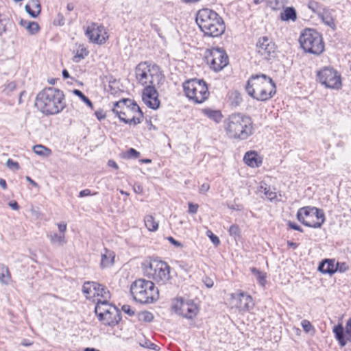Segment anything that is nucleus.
<instances>
[{"instance_id": "f257e3e1", "label": "nucleus", "mask_w": 351, "mask_h": 351, "mask_svg": "<svg viewBox=\"0 0 351 351\" xmlns=\"http://www.w3.org/2000/svg\"><path fill=\"white\" fill-rule=\"evenodd\" d=\"M35 105L45 114H58L66 107L64 95L55 88H45L37 95Z\"/></svg>"}, {"instance_id": "f03ea898", "label": "nucleus", "mask_w": 351, "mask_h": 351, "mask_svg": "<svg viewBox=\"0 0 351 351\" xmlns=\"http://www.w3.org/2000/svg\"><path fill=\"white\" fill-rule=\"evenodd\" d=\"M247 94L258 101H267L276 92V84L272 79L265 74L252 75L245 86Z\"/></svg>"}, {"instance_id": "7ed1b4c3", "label": "nucleus", "mask_w": 351, "mask_h": 351, "mask_svg": "<svg viewBox=\"0 0 351 351\" xmlns=\"http://www.w3.org/2000/svg\"><path fill=\"white\" fill-rule=\"evenodd\" d=\"M225 131L228 137L245 140L254 132L252 119L241 113L230 114L224 121Z\"/></svg>"}, {"instance_id": "20e7f679", "label": "nucleus", "mask_w": 351, "mask_h": 351, "mask_svg": "<svg viewBox=\"0 0 351 351\" xmlns=\"http://www.w3.org/2000/svg\"><path fill=\"white\" fill-rule=\"evenodd\" d=\"M196 23L204 34L210 37H219L226 29L223 19L216 12L208 8L198 11Z\"/></svg>"}, {"instance_id": "39448f33", "label": "nucleus", "mask_w": 351, "mask_h": 351, "mask_svg": "<svg viewBox=\"0 0 351 351\" xmlns=\"http://www.w3.org/2000/svg\"><path fill=\"white\" fill-rule=\"evenodd\" d=\"M112 112L125 123L136 125L143 119L140 107L130 99H123L114 103Z\"/></svg>"}, {"instance_id": "423d86ee", "label": "nucleus", "mask_w": 351, "mask_h": 351, "mask_svg": "<svg viewBox=\"0 0 351 351\" xmlns=\"http://www.w3.org/2000/svg\"><path fill=\"white\" fill-rule=\"evenodd\" d=\"M135 75L137 82L145 87L158 86L165 81V76L160 68L147 62H141L136 66Z\"/></svg>"}, {"instance_id": "0eeeda50", "label": "nucleus", "mask_w": 351, "mask_h": 351, "mask_svg": "<svg viewBox=\"0 0 351 351\" xmlns=\"http://www.w3.org/2000/svg\"><path fill=\"white\" fill-rule=\"evenodd\" d=\"M130 292L134 299L143 304L152 303L159 297L158 289L151 280L140 278L131 285Z\"/></svg>"}, {"instance_id": "6e6552de", "label": "nucleus", "mask_w": 351, "mask_h": 351, "mask_svg": "<svg viewBox=\"0 0 351 351\" xmlns=\"http://www.w3.org/2000/svg\"><path fill=\"white\" fill-rule=\"evenodd\" d=\"M143 269L147 277L160 285H166L170 281V267L165 261L154 260L145 263Z\"/></svg>"}, {"instance_id": "1a4fd4ad", "label": "nucleus", "mask_w": 351, "mask_h": 351, "mask_svg": "<svg viewBox=\"0 0 351 351\" xmlns=\"http://www.w3.org/2000/svg\"><path fill=\"white\" fill-rule=\"evenodd\" d=\"M299 42L302 48L310 53L319 55L324 50L322 37L314 29H305L300 35Z\"/></svg>"}, {"instance_id": "9d476101", "label": "nucleus", "mask_w": 351, "mask_h": 351, "mask_svg": "<svg viewBox=\"0 0 351 351\" xmlns=\"http://www.w3.org/2000/svg\"><path fill=\"white\" fill-rule=\"evenodd\" d=\"M186 97L196 104H202L210 95L207 84L203 80L192 79L183 85Z\"/></svg>"}, {"instance_id": "9b49d317", "label": "nucleus", "mask_w": 351, "mask_h": 351, "mask_svg": "<svg viewBox=\"0 0 351 351\" xmlns=\"http://www.w3.org/2000/svg\"><path fill=\"white\" fill-rule=\"evenodd\" d=\"M95 312L98 319L106 326H114L121 320L119 309L108 301H101V299H98Z\"/></svg>"}, {"instance_id": "f8f14e48", "label": "nucleus", "mask_w": 351, "mask_h": 351, "mask_svg": "<svg viewBox=\"0 0 351 351\" xmlns=\"http://www.w3.org/2000/svg\"><path fill=\"white\" fill-rule=\"evenodd\" d=\"M297 218L304 226L314 228H320L325 221L323 211L311 206L300 208L297 213Z\"/></svg>"}, {"instance_id": "ddd939ff", "label": "nucleus", "mask_w": 351, "mask_h": 351, "mask_svg": "<svg viewBox=\"0 0 351 351\" xmlns=\"http://www.w3.org/2000/svg\"><path fill=\"white\" fill-rule=\"evenodd\" d=\"M319 82L328 88L339 90L342 86L341 74L332 67H324L317 73Z\"/></svg>"}, {"instance_id": "4468645a", "label": "nucleus", "mask_w": 351, "mask_h": 351, "mask_svg": "<svg viewBox=\"0 0 351 351\" xmlns=\"http://www.w3.org/2000/svg\"><path fill=\"white\" fill-rule=\"evenodd\" d=\"M172 309L178 315L188 319H193L199 313L197 305L191 300L177 299L172 305Z\"/></svg>"}, {"instance_id": "2eb2a0df", "label": "nucleus", "mask_w": 351, "mask_h": 351, "mask_svg": "<svg viewBox=\"0 0 351 351\" xmlns=\"http://www.w3.org/2000/svg\"><path fill=\"white\" fill-rule=\"evenodd\" d=\"M256 52L261 60L269 61L276 57V45L271 38L263 36L259 38L256 44Z\"/></svg>"}, {"instance_id": "dca6fc26", "label": "nucleus", "mask_w": 351, "mask_h": 351, "mask_svg": "<svg viewBox=\"0 0 351 351\" xmlns=\"http://www.w3.org/2000/svg\"><path fill=\"white\" fill-rule=\"evenodd\" d=\"M206 62L215 71H219L228 63V57L225 51L220 48H213L206 56Z\"/></svg>"}, {"instance_id": "f3484780", "label": "nucleus", "mask_w": 351, "mask_h": 351, "mask_svg": "<svg viewBox=\"0 0 351 351\" xmlns=\"http://www.w3.org/2000/svg\"><path fill=\"white\" fill-rule=\"evenodd\" d=\"M82 291L88 299L100 296L103 298L102 301H108L110 297V291L104 286L95 282H84Z\"/></svg>"}, {"instance_id": "a211bd4d", "label": "nucleus", "mask_w": 351, "mask_h": 351, "mask_svg": "<svg viewBox=\"0 0 351 351\" xmlns=\"http://www.w3.org/2000/svg\"><path fill=\"white\" fill-rule=\"evenodd\" d=\"M231 304L239 311H247L254 305L252 298L243 292H237L231 295Z\"/></svg>"}, {"instance_id": "6ab92c4d", "label": "nucleus", "mask_w": 351, "mask_h": 351, "mask_svg": "<svg viewBox=\"0 0 351 351\" xmlns=\"http://www.w3.org/2000/svg\"><path fill=\"white\" fill-rule=\"evenodd\" d=\"M105 28L102 25L92 23L86 31V35L93 43L102 44L106 42L108 36Z\"/></svg>"}, {"instance_id": "aec40b11", "label": "nucleus", "mask_w": 351, "mask_h": 351, "mask_svg": "<svg viewBox=\"0 0 351 351\" xmlns=\"http://www.w3.org/2000/svg\"><path fill=\"white\" fill-rule=\"evenodd\" d=\"M156 86H148L145 87L143 91V101L150 108L157 109L160 106V101L158 98Z\"/></svg>"}, {"instance_id": "412c9836", "label": "nucleus", "mask_w": 351, "mask_h": 351, "mask_svg": "<svg viewBox=\"0 0 351 351\" xmlns=\"http://www.w3.org/2000/svg\"><path fill=\"white\" fill-rule=\"evenodd\" d=\"M101 267H110L114 264L115 254L113 251L105 248L104 252L101 254Z\"/></svg>"}, {"instance_id": "4be33fe9", "label": "nucleus", "mask_w": 351, "mask_h": 351, "mask_svg": "<svg viewBox=\"0 0 351 351\" xmlns=\"http://www.w3.org/2000/svg\"><path fill=\"white\" fill-rule=\"evenodd\" d=\"M337 265L338 264H335L334 261L326 259L319 264L318 269L323 274L332 275L338 270Z\"/></svg>"}, {"instance_id": "5701e85b", "label": "nucleus", "mask_w": 351, "mask_h": 351, "mask_svg": "<svg viewBox=\"0 0 351 351\" xmlns=\"http://www.w3.org/2000/svg\"><path fill=\"white\" fill-rule=\"evenodd\" d=\"M243 160L245 164L251 167H258L262 163L261 158L255 152H247L245 154Z\"/></svg>"}, {"instance_id": "b1692460", "label": "nucleus", "mask_w": 351, "mask_h": 351, "mask_svg": "<svg viewBox=\"0 0 351 351\" xmlns=\"http://www.w3.org/2000/svg\"><path fill=\"white\" fill-rule=\"evenodd\" d=\"M12 282V276L8 266L0 263V282L2 285H8Z\"/></svg>"}, {"instance_id": "393cba45", "label": "nucleus", "mask_w": 351, "mask_h": 351, "mask_svg": "<svg viewBox=\"0 0 351 351\" xmlns=\"http://www.w3.org/2000/svg\"><path fill=\"white\" fill-rule=\"evenodd\" d=\"M21 26L24 27L29 34H36L39 31V25L36 22L21 19L19 21Z\"/></svg>"}, {"instance_id": "a878e982", "label": "nucleus", "mask_w": 351, "mask_h": 351, "mask_svg": "<svg viewBox=\"0 0 351 351\" xmlns=\"http://www.w3.org/2000/svg\"><path fill=\"white\" fill-rule=\"evenodd\" d=\"M333 332L339 343L341 346H345L347 343V339L345 337L344 328L342 324H339L333 328Z\"/></svg>"}, {"instance_id": "bb28decb", "label": "nucleus", "mask_w": 351, "mask_h": 351, "mask_svg": "<svg viewBox=\"0 0 351 351\" xmlns=\"http://www.w3.org/2000/svg\"><path fill=\"white\" fill-rule=\"evenodd\" d=\"M280 19L282 21H295L297 19V14L295 10L292 7L287 8L283 12L280 14Z\"/></svg>"}, {"instance_id": "cd10ccee", "label": "nucleus", "mask_w": 351, "mask_h": 351, "mask_svg": "<svg viewBox=\"0 0 351 351\" xmlns=\"http://www.w3.org/2000/svg\"><path fill=\"white\" fill-rule=\"evenodd\" d=\"M50 241L53 244L63 245L66 243L65 236L63 234H57L56 232H50L49 234Z\"/></svg>"}, {"instance_id": "c85d7f7f", "label": "nucleus", "mask_w": 351, "mask_h": 351, "mask_svg": "<svg viewBox=\"0 0 351 351\" xmlns=\"http://www.w3.org/2000/svg\"><path fill=\"white\" fill-rule=\"evenodd\" d=\"M144 221L146 228L149 231H156L158 228V223L152 215H146Z\"/></svg>"}, {"instance_id": "c756f323", "label": "nucleus", "mask_w": 351, "mask_h": 351, "mask_svg": "<svg viewBox=\"0 0 351 351\" xmlns=\"http://www.w3.org/2000/svg\"><path fill=\"white\" fill-rule=\"evenodd\" d=\"M203 112L209 118L213 119L216 122H219L222 118L221 113L220 111L213 110L209 108H205L203 110Z\"/></svg>"}, {"instance_id": "7c9ffc66", "label": "nucleus", "mask_w": 351, "mask_h": 351, "mask_svg": "<svg viewBox=\"0 0 351 351\" xmlns=\"http://www.w3.org/2000/svg\"><path fill=\"white\" fill-rule=\"evenodd\" d=\"M33 151L38 156H47L51 153V149L42 145H36L33 147Z\"/></svg>"}, {"instance_id": "2f4dec72", "label": "nucleus", "mask_w": 351, "mask_h": 351, "mask_svg": "<svg viewBox=\"0 0 351 351\" xmlns=\"http://www.w3.org/2000/svg\"><path fill=\"white\" fill-rule=\"evenodd\" d=\"M322 19L326 25L332 29L335 28V20L329 12H323L322 14Z\"/></svg>"}, {"instance_id": "473e14b6", "label": "nucleus", "mask_w": 351, "mask_h": 351, "mask_svg": "<svg viewBox=\"0 0 351 351\" xmlns=\"http://www.w3.org/2000/svg\"><path fill=\"white\" fill-rule=\"evenodd\" d=\"M251 271L256 277L258 283L264 286L265 283V274L260 271L255 267L251 268Z\"/></svg>"}, {"instance_id": "72a5a7b5", "label": "nucleus", "mask_w": 351, "mask_h": 351, "mask_svg": "<svg viewBox=\"0 0 351 351\" xmlns=\"http://www.w3.org/2000/svg\"><path fill=\"white\" fill-rule=\"evenodd\" d=\"M73 93L78 96L84 103H86L91 109L93 108V103L91 102V101L86 97L85 96L83 93L80 90H77V89H75L73 90Z\"/></svg>"}, {"instance_id": "f704fd0d", "label": "nucleus", "mask_w": 351, "mask_h": 351, "mask_svg": "<svg viewBox=\"0 0 351 351\" xmlns=\"http://www.w3.org/2000/svg\"><path fill=\"white\" fill-rule=\"evenodd\" d=\"M260 191L263 192L265 195L266 197L269 199L270 201H272L273 199H276V193L272 191H271L270 187L265 186L263 187V186H261Z\"/></svg>"}, {"instance_id": "c9c22d12", "label": "nucleus", "mask_w": 351, "mask_h": 351, "mask_svg": "<svg viewBox=\"0 0 351 351\" xmlns=\"http://www.w3.org/2000/svg\"><path fill=\"white\" fill-rule=\"evenodd\" d=\"M34 5L38 8V11H34L31 9L29 5H26L25 7V11L32 17L36 18L40 12V5L37 1H33Z\"/></svg>"}, {"instance_id": "e433bc0d", "label": "nucleus", "mask_w": 351, "mask_h": 351, "mask_svg": "<svg viewBox=\"0 0 351 351\" xmlns=\"http://www.w3.org/2000/svg\"><path fill=\"white\" fill-rule=\"evenodd\" d=\"M138 318L140 320L149 322L153 319L154 315L148 311H143L138 314Z\"/></svg>"}, {"instance_id": "4c0bfd02", "label": "nucleus", "mask_w": 351, "mask_h": 351, "mask_svg": "<svg viewBox=\"0 0 351 351\" xmlns=\"http://www.w3.org/2000/svg\"><path fill=\"white\" fill-rule=\"evenodd\" d=\"M16 88V84L14 82H10L4 85V88L3 92L6 95L10 94L12 92L15 90Z\"/></svg>"}, {"instance_id": "58836bf2", "label": "nucleus", "mask_w": 351, "mask_h": 351, "mask_svg": "<svg viewBox=\"0 0 351 351\" xmlns=\"http://www.w3.org/2000/svg\"><path fill=\"white\" fill-rule=\"evenodd\" d=\"M267 3L273 10H279L282 5L280 0H267Z\"/></svg>"}, {"instance_id": "ea45409f", "label": "nucleus", "mask_w": 351, "mask_h": 351, "mask_svg": "<svg viewBox=\"0 0 351 351\" xmlns=\"http://www.w3.org/2000/svg\"><path fill=\"white\" fill-rule=\"evenodd\" d=\"M229 234L234 237H239L240 234V230L237 225H232L229 230Z\"/></svg>"}, {"instance_id": "a19ab883", "label": "nucleus", "mask_w": 351, "mask_h": 351, "mask_svg": "<svg viewBox=\"0 0 351 351\" xmlns=\"http://www.w3.org/2000/svg\"><path fill=\"white\" fill-rule=\"evenodd\" d=\"M140 155V153L134 148H130L125 154V157L128 158H136Z\"/></svg>"}, {"instance_id": "79ce46f5", "label": "nucleus", "mask_w": 351, "mask_h": 351, "mask_svg": "<svg viewBox=\"0 0 351 351\" xmlns=\"http://www.w3.org/2000/svg\"><path fill=\"white\" fill-rule=\"evenodd\" d=\"M206 235L210 239L211 241L215 245H217L220 243V240L219 237L215 235L210 230H208L206 232Z\"/></svg>"}, {"instance_id": "37998d69", "label": "nucleus", "mask_w": 351, "mask_h": 351, "mask_svg": "<svg viewBox=\"0 0 351 351\" xmlns=\"http://www.w3.org/2000/svg\"><path fill=\"white\" fill-rule=\"evenodd\" d=\"M141 345L144 348L152 349L154 350H159V349H160L157 345H156L147 340H145V342L143 343H141Z\"/></svg>"}, {"instance_id": "c03bdc74", "label": "nucleus", "mask_w": 351, "mask_h": 351, "mask_svg": "<svg viewBox=\"0 0 351 351\" xmlns=\"http://www.w3.org/2000/svg\"><path fill=\"white\" fill-rule=\"evenodd\" d=\"M7 167L10 169H19V165L18 162L13 161L12 159H8L6 162Z\"/></svg>"}, {"instance_id": "a18cd8bd", "label": "nucleus", "mask_w": 351, "mask_h": 351, "mask_svg": "<svg viewBox=\"0 0 351 351\" xmlns=\"http://www.w3.org/2000/svg\"><path fill=\"white\" fill-rule=\"evenodd\" d=\"M199 206L191 202L189 203V213L191 214H195L197 212Z\"/></svg>"}, {"instance_id": "49530a36", "label": "nucleus", "mask_w": 351, "mask_h": 351, "mask_svg": "<svg viewBox=\"0 0 351 351\" xmlns=\"http://www.w3.org/2000/svg\"><path fill=\"white\" fill-rule=\"evenodd\" d=\"M302 326L304 330L307 332L313 328L311 324L307 320H303L302 322Z\"/></svg>"}, {"instance_id": "de8ad7c7", "label": "nucleus", "mask_w": 351, "mask_h": 351, "mask_svg": "<svg viewBox=\"0 0 351 351\" xmlns=\"http://www.w3.org/2000/svg\"><path fill=\"white\" fill-rule=\"evenodd\" d=\"M54 23L59 25H63L64 24V19L62 14L59 13L58 14L57 19L55 20Z\"/></svg>"}, {"instance_id": "09e8293b", "label": "nucleus", "mask_w": 351, "mask_h": 351, "mask_svg": "<svg viewBox=\"0 0 351 351\" xmlns=\"http://www.w3.org/2000/svg\"><path fill=\"white\" fill-rule=\"evenodd\" d=\"M122 310L129 315L132 316L134 315V311L131 309L130 306L129 305H123L122 306Z\"/></svg>"}, {"instance_id": "8fccbe9b", "label": "nucleus", "mask_w": 351, "mask_h": 351, "mask_svg": "<svg viewBox=\"0 0 351 351\" xmlns=\"http://www.w3.org/2000/svg\"><path fill=\"white\" fill-rule=\"evenodd\" d=\"M288 226L289 227L291 228V229H293V230H298V231H300V232H302V229L300 228V226H299L298 224L295 223L294 222H292V221H289L288 222Z\"/></svg>"}, {"instance_id": "3c124183", "label": "nucleus", "mask_w": 351, "mask_h": 351, "mask_svg": "<svg viewBox=\"0 0 351 351\" xmlns=\"http://www.w3.org/2000/svg\"><path fill=\"white\" fill-rule=\"evenodd\" d=\"M167 239L169 241V242L171 243H172L173 245L176 246V247H182V244L181 243H180L179 241H176L175 239H173L172 237H169L167 238Z\"/></svg>"}, {"instance_id": "603ef678", "label": "nucleus", "mask_w": 351, "mask_h": 351, "mask_svg": "<svg viewBox=\"0 0 351 351\" xmlns=\"http://www.w3.org/2000/svg\"><path fill=\"white\" fill-rule=\"evenodd\" d=\"M58 227L59 229V231L60 232V234H64V232L66 230V224L65 223H58Z\"/></svg>"}, {"instance_id": "864d4df0", "label": "nucleus", "mask_w": 351, "mask_h": 351, "mask_svg": "<svg viewBox=\"0 0 351 351\" xmlns=\"http://www.w3.org/2000/svg\"><path fill=\"white\" fill-rule=\"evenodd\" d=\"M84 50L82 49V52L80 53H77L74 57H73V61L75 62H80V60L83 59L84 56L83 54Z\"/></svg>"}, {"instance_id": "5fc2aeb1", "label": "nucleus", "mask_w": 351, "mask_h": 351, "mask_svg": "<svg viewBox=\"0 0 351 351\" xmlns=\"http://www.w3.org/2000/svg\"><path fill=\"white\" fill-rule=\"evenodd\" d=\"M209 189H210L209 184L207 183H204L199 189V192L202 193H205L209 190Z\"/></svg>"}, {"instance_id": "6e6d98bb", "label": "nucleus", "mask_w": 351, "mask_h": 351, "mask_svg": "<svg viewBox=\"0 0 351 351\" xmlns=\"http://www.w3.org/2000/svg\"><path fill=\"white\" fill-rule=\"evenodd\" d=\"M95 115H96L97 118L98 119V120H99V121L103 119H104L106 117L105 113L101 110L96 111L95 112Z\"/></svg>"}, {"instance_id": "4d7b16f0", "label": "nucleus", "mask_w": 351, "mask_h": 351, "mask_svg": "<svg viewBox=\"0 0 351 351\" xmlns=\"http://www.w3.org/2000/svg\"><path fill=\"white\" fill-rule=\"evenodd\" d=\"M8 205L12 209L14 210H18L19 209V206L16 201L10 202Z\"/></svg>"}, {"instance_id": "13d9d810", "label": "nucleus", "mask_w": 351, "mask_h": 351, "mask_svg": "<svg viewBox=\"0 0 351 351\" xmlns=\"http://www.w3.org/2000/svg\"><path fill=\"white\" fill-rule=\"evenodd\" d=\"M90 195V191L89 189H84L80 192L79 197H84Z\"/></svg>"}, {"instance_id": "bf43d9fd", "label": "nucleus", "mask_w": 351, "mask_h": 351, "mask_svg": "<svg viewBox=\"0 0 351 351\" xmlns=\"http://www.w3.org/2000/svg\"><path fill=\"white\" fill-rule=\"evenodd\" d=\"M133 189H134V191L136 193H143V188L141 185L139 184H134V187H133Z\"/></svg>"}, {"instance_id": "052dcab7", "label": "nucleus", "mask_w": 351, "mask_h": 351, "mask_svg": "<svg viewBox=\"0 0 351 351\" xmlns=\"http://www.w3.org/2000/svg\"><path fill=\"white\" fill-rule=\"evenodd\" d=\"M108 165L109 167H112L115 169H118L119 167L117 165V164L116 163V162L114 160H109L108 162Z\"/></svg>"}, {"instance_id": "680f3d73", "label": "nucleus", "mask_w": 351, "mask_h": 351, "mask_svg": "<svg viewBox=\"0 0 351 351\" xmlns=\"http://www.w3.org/2000/svg\"><path fill=\"white\" fill-rule=\"evenodd\" d=\"M0 186L3 189H7V184L4 179L0 178Z\"/></svg>"}, {"instance_id": "e2e57ef3", "label": "nucleus", "mask_w": 351, "mask_h": 351, "mask_svg": "<svg viewBox=\"0 0 351 351\" xmlns=\"http://www.w3.org/2000/svg\"><path fill=\"white\" fill-rule=\"evenodd\" d=\"M26 180L28 181L32 185L34 186H38V184L34 182L30 177L29 176H26Z\"/></svg>"}, {"instance_id": "0e129e2a", "label": "nucleus", "mask_w": 351, "mask_h": 351, "mask_svg": "<svg viewBox=\"0 0 351 351\" xmlns=\"http://www.w3.org/2000/svg\"><path fill=\"white\" fill-rule=\"evenodd\" d=\"M287 244L289 247L295 249L298 247V244L296 243H293L291 241H288Z\"/></svg>"}, {"instance_id": "69168bd1", "label": "nucleus", "mask_w": 351, "mask_h": 351, "mask_svg": "<svg viewBox=\"0 0 351 351\" xmlns=\"http://www.w3.org/2000/svg\"><path fill=\"white\" fill-rule=\"evenodd\" d=\"M62 76H63V77H64V78H65V79H67V78H69V72L67 71V70L64 69V70L62 71Z\"/></svg>"}, {"instance_id": "338daca9", "label": "nucleus", "mask_w": 351, "mask_h": 351, "mask_svg": "<svg viewBox=\"0 0 351 351\" xmlns=\"http://www.w3.org/2000/svg\"><path fill=\"white\" fill-rule=\"evenodd\" d=\"M66 8L68 11H72L74 9V5L71 3L67 4Z\"/></svg>"}, {"instance_id": "774afa93", "label": "nucleus", "mask_w": 351, "mask_h": 351, "mask_svg": "<svg viewBox=\"0 0 351 351\" xmlns=\"http://www.w3.org/2000/svg\"><path fill=\"white\" fill-rule=\"evenodd\" d=\"M84 351H99V350H97L93 348H86L84 349Z\"/></svg>"}]
</instances>
